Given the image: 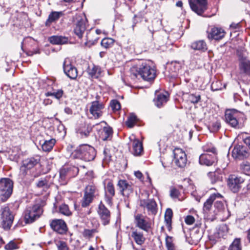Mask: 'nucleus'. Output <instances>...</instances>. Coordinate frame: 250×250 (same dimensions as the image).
I'll return each instance as SVG.
<instances>
[{
    "instance_id": "nucleus-2",
    "label": "nucleus",
    "mask_w": 250,
    "mask_h": 250,
    "mask_svg": "<svg viewBox=\"0 0 250 250\" xmlns=\"http://www.w3.org/2000/svg\"><path fill=\"white\" fill-rule=\"evenodd\" d=\"M95 156L96 152L94 147L87 145L80 146L72 153V157L74 158L80 159L85 161L93 160Z\"/></svg>"
},
{
    "instance_id": "nucleus-25",
    "label": "nucleus",
    "mask_w": 250,
    "mask_h": 250,
    "mask_svg": "<svg viewBox=\"0 0 250 250\" xmlns=\"http://www.w3.org/2000/svg\"><path fill=\"white\" fill-rule=\"evenodd\" d=\"M248 155L246 148L240 145L235 146L232 151V156L234 158L241 159L247 157Z\"/></svg>"
},
{
    "instance_id": "nucleus-30",
    "label": "nucleus",
    "mask_w": 250,
    "mask_h": 250,
    "mask_svg": "<svg viewBox=\"0 0 250 250\" xmlns=\"http://www.w3.org/2000/svg\"><path fill=\"white\" fill-rule=\"evenodd\" d=\"M167 101L168 94L167 93L158 94L154 100L155 105L158 107H161L163 104L166 103Z\"/></svg>"
},
{
    "instance_id": "nucleus-37",
    "label": "nucleus",
    "mask_w": 250,
    "mask_h": 250,
    "mask_svg": "<svg viewBox=\"0 0 250 250\" xmlns=\"http://www.w3.org/2000/svg\"><path fill=\"white\" fill-rule=\"evenodd\" d=\"M173 215L172 210L170 208L167 209L165 214V221L168 228L171 227V218Z\"/></svg>"
},
{
    "instance_id": "nucleus-38",
    "label": "nucleus",
    "mask_w": 250,
    "mask_h": 250,
    "mask_svg": "<svg viewBox=\"0 0 250 250\" xmlns=\"http://www.w3.org/2000/svg\"><path fill=\"white\" fill-rule=\"evenodd\" d=\"M94 198L92 195H89L84 192L83 200L82 201V206L86 207L88 206L92 202Z\"/></svg>"
},
{
    "instance_id": "nucleus-24",
    "label": "nucleus",
    "mask_w": 250,
    "mask_h": 250,
    "mask_svg": "<svg viewBox=\"0 0 250 250\" xmlns=\"http://www.w3.org/2000/svg\"><path fill=\"white\" fill-rule=\"evenodd\" d=\"M222 195L220 193H214L211 194L208 199L204 203L203 211L208 213L210 210L213 203L216 199H222Z\"/></svg>"
},
{
    "instance_id": "nucleus-18",
    "label": "nucleus",
    "mask_w": 250,
    "mask_h": 250,
    "mask_svg": "<svg viewBox=\"0 0 250 250\" xmlns=\"http://www.w3.org/2000/svg\"><path fill=\"white\" fill-rule=\"evenodd\" d=\"M50 225L54 231L61 234H64L67 230L66 223L62 219L53 220Z\"/></svg>"
},
{
    "instance_id": "nucleus-19",
    "label": "nucleus",
    "mask_w": 250,
    "mask_h": 250,
    "mask_svg": "<svg viewBox=\"0 0 250 250\" xmlns=\"http://www.w3.org/2000/svg\"><path fill=\"white\" fill-rule=\"evenodd\" d=\"M85 29V20L80 16H77L76 26L74 29L75 34L79 38H82Z\"/></svg>"
},
{
    "instance_id": "nucleus-23",
    "label": "nucleus",
    "mask_w": 250,
    "mask_h": 250,
    "mask_svg": "<svg viewBox=\"0 0 250 250\" xmlns=\"http://www.w3.org/2000/svg\"><path fill=\"white\" fill-rule=\"evenodd\" d=\"M130 139L132 140L131 153L134 156H140L143 151L142 143L133 136H132V138L130 137Z\"/></svg>"
},
{
    "instance_id": "nucleus-6",
    "label": "nucleus",
    "mask_w": 250,
    "mask_h": 250,
    "mask_svg": "<svg viewBox=\"0 0 250 250\" xmlns=\"http://www.w3.org/2000/svg\"><path fill=\"white\" fill-rule=\"evenodd\" d=\"M243 116L242 113L236 109H228L225 112V119L226 122L231 126L235 127L238 125V120Z\"/></svg>"
},
{
    "instance_id": "nucleus-26",
    "label": "nucleus",
    "mask_w": 250,
    "mask_h": 250,
    "mask_svg": "<svg viewBox=\"0 0 250 250\" xmlns=\"http://www.w3.org/2000/svg\"><path fill=\"white\" fill-rule=\"evenodd\" d=\"M239 68L241 72L248 74L250 72V61L244 55L239 56Z\"/></svg>"
},
{
    "instance_id": "nucleus-44",
    "label": "nucleus",
    "mask_w": 250,
    "mask_h": 250,
    "mask_svg": "<svg viewBox=\"0 0 250 250\" xmlns=\"http://www.w3.org/2000/svg\"><path fill=\"white\" fill-rule=\"evenodd\" d=\"M59 212L67 216L71 215L72 213L68 206L66 204H62L59 207Z\"/></svg>"
},
{
    "instance_id": "nucleus-48",
    "label": "nucleus",
    "mask_w": 250,
    "mask_h": 250,
    "mask_svg": "<svg viewBox=\"0 0 250 250\" xmlns=\"http://www.w3.org/2000/svg\"><path fill=\"white\" fill-rule=\"evenodd\" d=\"M201 100V96L198 94H190L188 95V100L192 104H197Z\"/></svg>"
},
{
    "instance_id": "nucleus-47",
    "label": "nucleus",
    "mask_w": 250,
    "mask_h": 250,
    "mask_svg": "<svg viewBox=\"0 0 250 250\" xmlns=\"http://www.w3.org/2000/svg\"><path fill=\"white\" fill-rule=\"evenodd\" d=\"M114 43V40L111 38H104L101 41V45L105 48H108L112 46Z\"/></svg>"
},
{
    "instance_id": "nucleus-27",
    "label": "nucleus",
    "mask_w": 250,
    "mask_h": 250,
    "mask_svg": "<svg viewBox=\"0 0 250 250\" xmlns=\"http://www.w3.org/2000/svg\"><path fill=\"white\" fill-rule=\"evenodd\" d=\"M49 42L53 44H63L67 43L68 38L62 36H52L49 38Z\"/></svg>"
},
{
    "instance_id": "nucleus-9",
    "label": "nucleus",
    "mask_w": 250,
    "mask_h": 250,
    "mask_svg": "<svg viewBox=\"0 0 250 250\" xmlns=\"http://www.w3.org/2000/svg\"><path fill=\"white\" fill-rule=\"evenodd\" d=\"M134 222L137 227L146 232H148L151 228V223L146 220L142 214L138 213L134 215Z\"/></svg>"
},
{
    "instance_id": "nucleus-12",
    "label": "nucleus",
    "mask_w": 250,
    "mask_h": 250,
    "mask_svg": "<svg viewBox=\"0 0 250 250\" xmlns=\"http://www.w3.org/2000/svg\"><path fill=\"white\" fill-rule=\"evenodd\" d=\"M174 163L178 167H183L186 166L187 159L185 152L181 148H176L173 150Z\"/></svg>"
},
{
    "instance_id": "nucleus-1",
    "label": "nucleus",
    "mask_w": 250,
    "mask_h": 250,
    "mask_svg": "<svg viewBox=\"0 0 250 250\" xmlns=\"http://www.w3.org/2000/svg\"><path fill=\"white\" fill-rule=\"evenodd\" d=\"M149 62H143L141 63L132 66L130 68V73L133 79L140 75L143 80L146 81L153 80L156 77V70L153 66H151Z\"/></svg>"
},
{
    "instance_id": "nucleus-34",
    "label": "nucleus",
    "mask_w": 250,
    "mask_h": 250,
    "mask_svg": "<svg viewBox=\"0 0 250 250\" xmlns=\"http://www.w3.org/2000/svg\"><path fill=\"white\" fill-rule=\"evenodd\" d=\"M91 129L86 125H82L79 129H78L77 132L80 137L81 138H84L87 137Z\"/></svg>"
},
{
    "instance_id": "nucleus-11",
    "label": "nucleus",
    "mask_w": 250,
    "mask_h": 250,
    "mask_svg": "<svg viewBox=\"0 0 250 250\" xmlns=\"http://www.w3.org/2000/svg\"><path fill=\"white\" fill-rule=\"evenodd\" d=\"M244 179L234 175H231L228 180V185L233 192H237L241 188V184L244 182Z\"/></svg>"
},
{
    "instance_id": "nucleus-22",
    "label": "nucleus",
    "mask_w": 250,
    "mask_h": 250,
    "mask_svg": "<svg viewBox=\"0 0 250 250\" xmlns=\"http://www.w3.org/2000/svg\"><path fill=\"white\" fill-rule=\"evenodd\" d=\"M131 230L130 236L135 242L140 246L144 244L146 238L143 232L134 228H131Z\"/></svg>"
},
{
    "instance_id": "nucleus-59",
    "label": "nucleus",
    "mask_w": 250,
    "mask_h": 250,
    "mask_svg": "<svg viewBox=\"0 0 250 250\" xmlns=\"http://www.w3.org/2000/svg\"><path fill=\"white\" fill-rule=\"evenodd\" d=\"M180 194V192L175 188H172L170 190V195L172 198H178Z\"/></svg>"
},
{
    "instance_id": "nucleus-53",
    "label": "nucleus",
    "mask_w": 250,
    "mask_h": 250,
    "mask_svg": "<svg viewBox=\"0 0 250 250\" xmlns=\"http://www.w3.org/2000/svg\"><path fill=\"white\" fill-rule=\"evenodd\" d=\"M211 88L213 91L221 90L222 89L221 82L219 81L213 82L211 85Z\"/></svg>"
},
{
    "instance_id": "nucleus-35",
    "label": "nucleus",
    "mask_w": 250,
    "mask_h": 250,
    "mask_svg": "<svg viewBox=\"0 0 250 250\" xmlns=\"http://www.w3.org/2000/svg\"><path fill=\"white\" fill-rule=\"evenodd\" d=\"M48 178L46 177L41 179L37 183L36 186L38 188H42L43 190L47 189L50 187V183L49 182Z\"/></svg>"
},
{
    "instance_id": "nucleus-7",
    "label": "nucleus",
    "mask_w": 250,
    "mask_h": 250,
    "mask_svg": "<svg viewBox=\"0 0 250 250\" xmlns=\"http://www.w3.org/2000/svg\"><path fill=\"white\" fill-rule=\"evenodd\" d=\"M104 188L105 191L104 198L105 202L109 205L112 204V199L115 195V188L113 182L110 180H105L104 182Z\"/></svg>"
},
{
    "instance_id": "nucleus-32",
    "label": "nucleus",
    "mask_w": 250,
    "mask_h": 250,
    "mask_svg": "<svg viewBox=\"0 0 250 250\" xmlns=\"http://www.w3.org/2000/svg\"><path fill=\"white\" fill-rule=\"evenodd\" d=\"M55 143L56 140L54 139L44 141L42 144V150L45 152L50 151L53 148Z\"/></svg>"
},
{
    "instance_id": "nucleus-17",
    "label": "nucleus",
    "mask_w": 250,
    "mask_h": 250,
    "mask_svg": "<svg viewBox=\"0 0 250 250\" xmlns=\"http://www.w3.org/2000/svg\"><path fill=\"white\" fill-rule=\"evenodd\" d=\"M117 186L121 194L124 196L128 197L133 192L132 184L128 183L126 180H120Z\"/></svg>"
},
{
    "instance_id": "nucleus-46",
    "label": "nucleus",
    "mask_w": 250,
    "mask_h": 250,
    "mask_svg": "<svg viewBox=\"0 0 250 250\" xmlns=\"http://www.w3.org/2000/svg\"><path fill=\"white\" fill-rule=\"evenodd\" d=\"M166 245L167 250H177L173 243L172 237L167 236L166 238Z\"/></svg>"
},
{
    "instance_id": "nucleus-33",
    "label": "nucleus",
    "mask_w": 250,
    "mask_h": 250,
    "mask_svg": "<svg viewBox=\"0 0 250 250\" xmlns=\"http://www.w3.org/2000/svg\"><path fill=\"white\" fill-rule=\"evenodd\" d=\"M63 13L62 12H52L48 16V19L46 21V25L48 23H50L58 20L62 16Z\"/></svg>"
},
{
    "instance_id": "nucleus-61",
    "label": "nucleus",
    "mask_w": 250,
    "mask_h": 250,
    "mask_svg": "<svg viewBox=\"0 0 250 250\" xmlns=\"http://www.w3.org/2000/svg\"><path fill=\"white\" fill-rule=\"evenodd\" d=\"M104 160L108 162L110 160L111 156L109 153V150L106 148L104 149Z\"/></svg>"
},
{
    "instance_id": "nucleus-56",
    "label": "nucleus",
    "mask_w": 250,
    "mask_h": 250,
    "mask_svg": "<svg viewBox=\"0 0 250 250\" xmlns=\"http://www.w3.org/2000/svg\"><path fill=\"white\" fill-rule=\"evenodd\" d=\"M60 178L62 180H65L66 177H70L68 170L65 168H62L60 171Z\"/></svg>"
},
{
    "instance_id": "nucleus-49",
    "label": "nucleus",
    "mask_w": 250,
    "mask_h": 250,
    "mask_svg": "<svg viewBox=\"0 0 250 250\" xmlns=\"http://www.w3.org/2000/svg\"><path fill=\"white\" fill-rule=\"evenodd\" d=\"M223 197L222 199H216L214 202V208L217 210L218 211H220L225 209L224 205L223 203Z\"/></svg>"
},
{
    "instance_id": "nucleus-52",
    "label": "nucleus",
    "mask_w": 250,
    "mask_h": 250,
    "mask_svg": "<svg viewBox=\"0 0 250 250\" xmlns=\"http://www.w3.org/2000/svg\"><path fill=\"white\" fill-rule=\"evenodd\" d=\"M241 169L246 174H249L250 171V165L249 163L245 162L242 163L241 166Z\"/></svg>"
},
{
    "instance_id": "nucleus-64",
    "label": "nucleus",
    "mask_w": 250,
    "mask_h": 250,
    "mask_svg": "<svg viewBox=\"0 0 250 250\" xmlns=\"http://www.w3.org/2000/svg\"><path fill=\"white\" fill-rule=\"evenodd\" d=\"M245 143L248 145L250 149V137H247L244 140Z\"/></svg>"
},
{
    "instance_id": "nucleus-21",
    "label": "nucleus",
    "mask_w": 250,
    "mask_h": 250,
    "mask_svg": "<svg viewBox=\"0 0 250 250\" xmlns=\"http://www.w3.org/2000/svg\"><path fill=\"white\" fill-rule=\"evenodd\" d=\"M225 34L226 32L222 28L213 27L208 31V38L209 39L220 40L225 37Z\"/></svg>"
},
{
    "instance_id": "nucleus-55",
    "label": "nucleus",
    "mask_w": 250,
    "mask_h": 250,
    "mask_svg": "<svg viewBox=\"0 0 250 250\" xmlns=\"http://www.w3.org/2000/svg\"><path fill=\"white\" fill-rule=\"evenodd\" d=\"M17 249H18V245L13 241H11L5 246L6 250H14Z\"/></svg>"
},
{
    "instance_id": "nucleus-42",
    "label": "nucleus",
    "mask_w": 250,
    "mask_h": 250,
    "mask_svg": "<svg viewBox=\"0 0 250 250\" xmlns=\"http://www.w3.org/2000/svg\"><path fill=\"white\" fill-rule=\"evenodd\" d=\"M84 192L87 194L89 195H92L93 198L97 194V190L96 188L93 185H88L86 187Z\"/></svg>"
},
{
    "instance_id": "nucleus-10",
    "label": "nucleus",
    "mask_w": 250,
    "mask_h": 250,
    "mask_svg": "<svg viewBox=\"0 0 250 250\" xmlns=\"http://www.w3.org/2000/svg\"><path fill=\"white\" fill-rule=\"evenodd\" d=\"M191 9L201 15L207 8V0H189Z\"/></svg>"
},
{
    "instance_id": "nucleus-5",
    "label": "nucleus",
    "mask_w": 250,
    "mask_h": 250,
    "mask_svg": "<svg viewBox=\"0 0 250 250\" xmlns=\"http://www.w3.org/2000/svg\"><path fill=\"white\" fill-rule=\"evenodd\" d=\"M0 216L1 220V225L5 229H9L13 223L14 215L7 206H4L0 209Z\"/></svg>"
},
{
    "instance_id": "nucleus-60",
    "label": "nucleus",
    "mask_w": 250,
    "mask_h": 250,
    "mask_svg": "<svg viewBox=\"0 0 250 250\" xmlns=\"http://www.w3.org/2000/svg\"><path fill=\"white\" fill-rule=\"evenodd\" d=\"M185 222L188 225H192L195 221L194 218L191 215H188L185 218Z\"/></svg>"
},
{
    "instance_id": "nucleus-14",
    "label": "nucleus",
    "mask_w": 250,
    "mask_h": 250,
    "mask_svg": "<svg viewBox=\"0 0 250 250\" xmlns=\"http://www.w3.org/2000/svg\"><path fill=\"white\" fill-rule=\"evenodd\" d=\"M140 206L146 208L149 215H155L157 212V205L154 199L141 200Z\"/></svg>"
},
{
    "instance_id": "nucleus-20",
    "label": "nucleus",
    "mask_w": 250,
    "mask_h": 250,
    "mask_svg": "<svg viewBox=\"0 0 250 250\" xmlns=\"http://www.w3.org/2000/svg\"><path fill=\"white\" fill-rule=\"evenodd\" d=\"M217 161L215 154L209 153L202 154L199 157V163L201 165L210 166L213 165Z\"/></svg>"
},
{
    "instance_id": "nucleus-29",
    "label": "nucleus",
    "mask_w": 250,
    "mask_h": 250,
    "mask_svg": "<svg viewBox=\"0 0 250 250\" xmlns=\"http://www.w3.org/2000/svg\"><path fill=\"white\" fill-rule=\"evenodd\" d=\"M88 75L92 78H98L101 75V68L98 66L91 65L87 69Z\"/></svg>"
},
{
    "instance_id": "nucleus-63",
    "label": "nucleus",
    "mask_w": 250,
    "mask_h": 250,
    "mask_svg": "<svg viewBox=\"0 0 250 250\" xmlns=\"http://www.w3.org/2000/svg\"><path fill=\"white\" fill-rule=\"evenodd\" d=\"M43 103L44 105H46L51 104L52 103V101L49 99H45L44 100Z\"/></svg>"
},
{
    "instance_id": "nucleus-58",
    "label": "nucleus",
    "mask_w": 250,
    "mask_h": 250,
    "mask_svg": "<svg viewBox=\"0 0 250 250\" xmlns=\"http://www.w3.org/2000/svg\"><path fill=\"white\" fill-rule=\"evenodd\" d=\"M97 232V231L95 229H84L83 231V235L84 236L91 237L95 233Z\"/></svg>"
},
{
    "instance_id": "nucleus-13",
    "label": "nucleus",
    "mask_w": 250,
    "mask_h": 250,
    "mask_svg": "<svg viewBox=\"0 0 250 250\" xmlns=\"http://www.w3.org/2000/svg\"><path fill=\"white\" fill-rule=\"evenodd\" d=\"M39 162V159L34 157L27 158L22 162V165L20 167V174L25 176L27 173V171L34 167Z\"/></svg>"
},
{
    "instance_id": "nucleus-40",
    "label": "nucleus",
    "mask_w": 250,
    "mask_h": 250,
    "mask_svg": "<svg viewBox=\"0 0 250 250\" xmlns=\"http://www.w3.org/2000/svg\"><path fill=\"white\" fill-rule=\"evenodd\" d=\"M112 135V129L110 127H105L104 128L102 132V139L104 141L107 140L110 138Z\"/></svg>"
},
{
    "instance_id": "nucleus-41",
    "label": "nucleus",
    "mask_w": 250,
    "mask_h": 250,
    "mask_svg": "<svg viewBox=\"0 0 250 250\" xmlns=\"http://www.w3.org/2000/svg\"><path fill=\"white\" fill-rule=\"evenodd\" d=\"M137 122V117L136 116L133 114H130L129 116L127 118L126 121L125 122V124L129 128H132L134 126L135 124Z\"/></svg>"
},
{
    "instance_id": "nucleus-36",
    "label": "nucleus",
    "mask_w": 250,
    "mask_h": 250,
    "mask_svg": "<svg viewBox=\"0 0 250 250\" xmlns=\"http://www.w3.org/2000/svg\"><path fill=\"white\" fill-rule=\"evenodd\" d=\"M63 91L62 89H58L56 90H53L52 92H47L45 93L46 97L53 96L56 99L59 100L63 95Z\"/></svg>"
},
{
    "instance_id": "nucleus-62",
    "label": "nucleus",
    "mask_w": 250,
    "mask_h": 250,
    "mask_svg": "<svg viewBox=\"0 0 250 250\" xmlns=\"http://www.w3.org/2000/svg\"><path fill=\"white\" fill-rule=\"evenodd\" d=\"M134 175L136 178H138L140 180H143V174L140 171H136L134 172Z\"/></svg>"
},
{
    "instance_id": "nucleus-43",
    "label": "nucleus",
    "mask_w": 250,
    "mask_h": 250,
    "mask_svg": "<svg viewBox=\"0 0 250 250\" xmlns=\"http://www.w3.org/2000/svg\"><path fill=\"white\" fill-rule=\"evenodd\" d=\"M228 231V228L227 226L222 225L219 227L216 236L218 238L223 237L227 233Z\"/></svg>"
},
{
    "instance_id": "nucleus-57",
    "label": "nucleus",
    "mask_w": 250,
    "mask_h": 250,
    "mask_svg": "<svg viewBox=\"0 0 250 250\" xmlns=\"http://www.w3.org/2000/svg\"><path fill=\"white\" fill-rule=\"evenodd\" d=\"M221 127V124L218 121H216L214 123H212L211 125V131L212 132H216Z\"/></svg>"
},
{
    "instance_id": "nucleus-31",
    "label": "nucleus",
    "mask_w": 250,
    "mask_h": 250,
    "mask_svg": "<svg viewBox=\"0 0 250 250\" xmlns=\"http://www.w3.org/2000/svg\"><path fill=\"white\" fill-rule=\"evenodd\" d=\"M95 33L94 32H89L87 33L86 36V42L85 43L86 45H94L97 42V41L99 39L98 37H95Z\"/></svg>"
},
{
    "instance_id": "nucleus-3",
    "label": "nucleus",
    "mask_w": 250,
    "mask_h": 250,
    "mask_svg": "<svg viewBox=\"0 0 250 250\" xmlns=\"http://www.w3.org/2000/svg\"><path fill=\"white\" fill-rule=\"evenodd\" d=\"M43 212L40 205L27 207L24 211V221L26 224L32 223L39 218Z\"/></svg>"
},
{
    "instance_id": "nucleus-15",
    "label": "nucleus",
    "mask_w": 250,
    "mask_h": 250,
    "mask_svg": "<svg viewBox=\"0 0 250 250\" xmlns=\"http://www.w3.org/2000/svg\"><path fill=\"white\" fill-rule=\"evenodd\" d=\"M63 68L64 73L68 77L73 80L76 79L78 76L77 69L71 64L69 59H65L64 60L63 63Z\"/></svg>"
},
{
    "instance_id": "nucleus-28",
    "label": "nucleus",
    "mask_w": 250,
    "mask_h": 250,
    "mask_svg": "<svg viewBox=\"0 0 250 250\" xmlns=\"http://www.w3.org/2000/svg\"><path fill=\"white\" fill-rule=\"evenodd\" d=\"M190 47L194 50H198L204 52L207 50V45L203 40H199L193 42L191 43Z\"/></svg>"
},
{
    "instance_id": "nucleus-45",
    "label": "nucleus",
    "mask_w": 250,
    "mask_h": 250,
    "mask_svg": "<svg viewBox=\"0 0 250 250\" xmlns=\"http://www.w3.org/2000/svg\"><path fill=\"white\" fill-rule=\"evenodd\" d=\"M228 250H241L240 239L236 238L229 246Z\"/></svg>"
},
{
    "instance_id": "nucleus-39",
    "label": "nucleus",
    "mask_w": 250,
    "mask_h": 250,
    "mask_svg": "<svg viewBox=\"0 0 250 250\" xmlns=\"http://www.w3.org/2000/svg\"><path fill=\"white\" fill-rule=\"evenodd\" d=\"M203 149L205 152L204 153H211L210 154L217 155L216 148L210 143L207 144L203 146Z\"/></svg>"
},
{
    "instance_id": "nucleus-8",
    "label": "nucleus",
    "mask_w": 250,
    "mask_h": 250,
    "mask_svg": "<svg viewBox=\"0 0 250 250\" xmlns=\"http://www.w3.org/2000/svg\"><path fill=\"white\" fill-rule=\"evenodd\" d=\"M97 212L103 225L106 226L109 224L111 219L110 211L102 202L98 206Z\"/></svg>"
},
{
    "instance_id": "nucleus-50",
    "label": "nucleus",
    "mask_w": 250,
    "mask_h": 250,
    "mask_svg": "<svg viewBox=\"0 0 250 250\" xmlns=\"http://www.w3.org/2000/svg\"><path fill=\"white\" fill-rule=\"evenodd\" d=\"M56 246L58 250H69L67 244L62 241H56Z\"/></svg>"
},
{
    "instance_id": "nucleus-51",
    "label": "nucleus",
    "mask_w": 250,
    "mask_h": 250,
    "mask_svg": "<svg viewBox=\"0 0 250 250\" xmlns=\"http://www.w3.org/2000/svg\"><path fill=\"white\" fill-rule=\"evenodd\" d=\"M208 175L210 178L212 183H215L219 179V173L217 171L209 172L208 173Z\"/></svg>"
},
{
    "instance_id": "nucleus-16",
    "label": "nucleus",
    "mask_w": 250,
    "mask_h": 250,
    "mask_svg": "<svg viewBox=\"0 0 250 250\" xmlns=\"http://www.w3.org/2000/svg\"><path fill=\"white\" fill-rule=\"evenodd\" d=\"M104 108V104L102 103L95 101L91 103L89 111L95 119H98L102 116Z\"/></svg>"
},
{
    "instance_id": "nucleus-4",
    "label": "nucleus",
    "mask_w": 250,
    "mask_h": 250,
    "mask_svg": "<svg viewBox=\"0 0 250 250\" xmlns=\"http://www.w3.org/2000/svg\"><path fill=\"white\" fill-rule=\"evenodd\" d=\"M13 182L9 178H2L0 180V200L5 201L11 195L13 191Z\"/></svg>"
},
{
    "instance_id": "nucleus-54",
    "label": "nucleus",
    "mask_w": 250,
    "mask_h": 250,
    "mask_svg": "<svg viewBox=\"0 0 250 250\" xmlns=\"http://www.w3.org/2000/svg\"><path fill=\"white\" fill-rule=\"evenodd\" d=\"M110 106L114 111H117L121 108L120 103L116 100H114L110 102Z\"/></svg>"
}]
</instances>
